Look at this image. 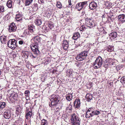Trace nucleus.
<instances>
[{
  "mask_svg": "<svg viewBox=\"0 0 125 125\" xmlns=\"http://www.w3.org/2000/svg\"><path fill=\"white\" fill-rule=\"evenodd\" d=\"M17 41L14 39H10L8 42L7 44L9 47L14 50L17 47Z\"/></svg>",
  "mask_w": 125,
  "mask_h": 125,
  "instance_id": "obj_5",
  "label": "nucleus"
},
{
  "mask_svg": "<svg viewBox=\"0 0 125 125\" xmlns=\"http://www.w3.org/2000/svg\"><path fill=\"white\" fill-rule=\"evenodd\" d=\"M86 17H85V23L88 26H94L95 24L94 22L92 21V19L89 18L88 17L87 15H85ZM89 27H90L89 26Z\"/></svg>",
  "mask_w": 125,
  "mask_h": 125,
  "instance_id": "obj_7",
  "label": "nucleus"
},
{
  "mask_svg": "<svg viewBox=\"0 0 125 125\" xmlns=\"http://www.w3.org/2000/svg\"><path fill=\"white\" fill-rule=\"evenodd\" d=\"M80 36V34L79 32H76L74 33L72 38L74 40L77 39Z\"/></svg>",
  "mask_w": 125,
  "mask_h": 125,
  "instance_id": "obj_19",
  "label": "nucleus"
},
{
  "mask_svg": "<svg viewBox=\"0 0 125 125\" xmlns=\"http://www.w3.org/2000/svg\"><path fill=\"white\" fill-rule=\"evenodd\" d=\"M93 111V110H91V108H89V109H88L87 110V111H88L89 112H92V111Z\"/></svg>",
  "mask_w": 125,
  "mask_h": 125,
  "instance_id": "obj_51",
  "label": "nucleus"
},
{
  "mask_svg": "<svg viewBox=\"0 0 125 125\" xmlns=\"http://www.w3.org/2000/svg\"><path fill=\"white\" fill-rule=\"evenodd\" d=\"M53 24L52 23H49L48 26V27L50 28L51 29H52V28L54 27Z\"/></svg>",
  "mask_w": 125,
  "mask_h": 125,
  "instance_id": "obj_38",
  "label": "nucleus"
},
{
  "mask_svg": "<svg viewBox=\"0 0 125 125\" xmlns=\"http://www.w3.org/2000/svg\"><path fill=\"white\" fill-rule=\"evenodd\" d=\"M2 98V96H0V99Z\"/></svg>",
  "mask_w": 125,
  "mask_h": 125,
  "instance_id": "obj_57",
  "label": "nucleus"
},
{
  "mask_svg": "<svg viewBox=\"0 0 125 125\" xmlns=\"http://www.w3.org/2000/svg\"><path fill=\"white\" fill-rule=\"evenodd\" d=\"M109 64V62L108 63L106 62L105 63L104 65V67L105 68H107Z\"/></svg>",
  "mask_w": 125,
  "mask_h": 125,
  "instance_id": "obj_43",
  "label": "nucleus"
},
{
  "mask_svg": "<svg viewBox=\"0 0 125 125\" xmlns=\"http://www.w3.org/2000/svg\"><path fill=\"white\" fill-rule=\"evenodd\" d=\"M94 114L92 113V112L91 113H90V112L87 111L85 114V117L86 118L94 116Z\"/></svg>",
  "mask_w": 125,
  "mask_h": 125,
  "instance_id": "obj_21",
  "label": "nucleus"
},
{
  "mask_svg": "<svg viewBox=\"0 0 125 125\" xmlns=\"http://www.w3.org/2000/svg\"><path fill=\"white\" fill-rule=\"evenodd\" d=\"M103 16H104V15H103L102 16V17H103Z\"/></svg>",
  "mask_w": 125,
  "mask_h": 125,
  "instance_id": "obj_60",
  "label": "nucleus"
},
{
  "mask_svg": "<svg viewBox=\"0 0 125 125\" xmlns=\"http://www.w3.org/2000/svg\"><path fill=\"white\" fill-rule=\"evenodd\" d=\"M73 96L72 94H68L66 95V98L68 101H70L72 99Z\"/></svg>",
  "mask_w": 125,
  "mask_h": 125,
  "instance_id": "obj_20",
  "label": "nucleus"
},
{
  "mask_svg": "<svg viewBox=\"0 0 125 125\" xmlns=\"http://www.w3.org/2000/svg\"><path fill=\"white\" fill-rule=\"evenodd\" d=\"M103 61L102 58L100 56H98L96 58L95 62L93 63V65L95 66V68H100L102 65Z\"/></svg>",
  "mask_w": 125,
  "mask_h": 125,
  "instance_id": "obj_3",
  "label": "nucleus"
},
{
  "mask_svg": "<svg viewBox=\"0 0 125 125\" xmlns=\"http://www.w3.org/2000/svg\"><path fill=\"white\" fill-rule=\"evenodd\" d=\"M80 53L82 54L83 56L85 58V57L87 56V52L86 51L83 52H81Z\"/></svg>",
  "mask_w": 125,
  "mask_h": 125,
  "instance_id": "obj_32",
  "label": "nucleus"
},
{
  "mask_svg": "<svg viewBox=\"0 0 125 125\" xmlns=\"http://www.w3.org/2000/svg\"><path fill=\"white\" fill-rule=\"evenodd\" d=\"M33 9L34 10V11H36L38 9V7H33Z\"/></svg>",
  "mask_w": 125,
  "mask_h": 125,
  "instance_id": "obj_49",
  "label": "nucleus"
},
{
  "mask_svg": "<svg viewBox=\"0 0 125 125\" xmlns=\"http://www.w3.org/2000/svg\"><path fill=\"white\" fill-rule=\"evenodd\" d=\"M85 28V27L84 26H81L80 28V30L81 31H84Z\"/></svg>",
  "mask_w": 125,
  "mask_h": 125,
  "instance_id": "obj_42",
  "label": "nucleus"
},
{
  "mask_svg": "<svg viewBox=\"0 0 125 125\" xmlns=\"http://www.w3.org/2000/svg\"><path fill=\"white\" fill-rule=\"evenodd\" d=\"M69 5H68V7H71V6L72 5L71 7H72V5L71 0H68Z\"/></svg>",
  "mask_w": 125,
  "mask_h": 125,
  "instance_id": "obj_46",
  "label": "nucleus"
},
{
  "mask_svg": "<svg viewBox=\"0 0 125 125\" xmlns=\"http://www.w3.org/2000/svg\"><path fill=\"white\" fill-rule=\"evenodd\" d=\"M4 11V7L3 6H0V13L3 12Z\"/></svg>",
  "mask_w": 125,
  "mask_h": 125,
  "instance_id": "obj_36",
  "label": "nucleus"
},
{
  "mask_svg": "<svg viewBox=\"0 0 125 125\" xmlns=\"http://www.w3.org/2000/svg\"><path fill=\"white\" fill-rule=\"evenodd\" d=\"M30 93L29 91L28 90L26 91L24 93V94H25V95L26 96H28V94Z\"/></svg>",
  "mask_w": 125,
  "mask_h": 125,
  "instance_id": "obj_44",
  "label": "nucleus"
},
{
  "mask_svg": "<svg viewBox=\"0 0 125 125\" xmlns=\"http://www.w3.org/2000/svg\"><path fill=\"white\" fill-rule=\"evenodd\" d=\"M113 82H110V83L109 84L110 85V86L111 85H112L113 84Z\"/></svg>",
  "mask_w": 125,
  "mask_h": 125,
  "instance_id": "obj_54",
  "label": "nucleus"
},
{
  "mask_svg": "<svg viewBox=\"0 0 125 125\" xmlns=\"http://www.w3.org/2000/svg\"><path fill=\"white\" fill-rule=\"evenodd\" d=\"M122 66H117L116 68V70L117 71H118V70H120V69H122Z\"/></svg>",
  "mask_w": 125,
  "mask_h": 125,
  "instance_id": "obj_40",
  "label": "nucleus"
},
{
  "mask_svg": "<svg viewBox=\"0 0 125 125\" xmlns=\"http://www.w3.org/2000/svg\"><path fill=\"white\" fill-rule=\"evenodd\" d=\"M34 7H38L37 4V3H34Z\"/></svg>",
  "mask_w": 125,
  "mask_h": 125,
  "instance_id": "obj_52",
  "label": "nucleus"
},
{
  "mask_svg": "<svg viewBox=\"0 0 125 125\" xmlns=\"http://www.w3.org/2000/svg\"><path fill=\"white\" fill-rule=\"evenodd\" d=\"M34 26L33 25H32L30 26H28L27 28H28V29H32L34 30Z\"/></svg>",
  "mask_w": 125,
  "mask_h": 125,
  "instance_id": "obj_41",
  "label": "nucleus"
},
{
  "mask_svg": "<svg viewBox=\"0 0 125 125\" xmlns=\"http://www.w3.org/2000/svg\"><path fill=\"white\" fill-rule=\"evenodd\" d=\"M57 7L58 8L60 9L62 8V4L61 2H57L56 5Z\"/></svg>",
  "mask_w": 125,
  "mask_h": 125,
  "instance_id": "obj_34",
  "label": "nucleus"
},
{
  "mask_svg": "<svg viewBox=\"0 0 125 125\" xmlns=\"http://www.w3.org/2000/svg\"><path fill=\"white\" fill-rule=\"evenodd\" d=\"M80 101L79 99H76L74 102V106L75 108L79 107Z\"/></svg>",
  "mask_w": 125,
  "mask_h": 125,
  "instance_id": "obj_13",
  "label": "nucleus"
},
{
  "mask_svg": "<svg viewBox=\"0 0 125 125\" xmlns=\"http://www.w3.org/2000/svg\"><path fill=\"white\" fill-rule=\"evenodd\" d=\"M33 37L34 38V40L37 43L38 42H39L40 41V40L39 37L37 36H36L35 37Z\"/></svg>",
  "mask_w": 125,
  "mask_h": 125,
  "instance_id": "obj_30",
  "label": "nucleus"
},
{
  "mask_svg": "<svg viewBox=\"0 0 125 125\" xmlns=\"http://www.w3.org/2000/svg\"><path fill=\"white\" fill-rule=\"evenodd\" d=\"M17 27L15 24L12 23L9 26V30L10 32H14L16 31Z\"/></svg>",
  "mask_w": 125,
  "mask_h": 125,
  "instance_id": "obj_10",
  "label": "nucleus"
},
{
  "mask_svg": "<svg viewBox=\"0 0 125 125\" xmlns=\"http://www.w3.org/2000/svg\"><path fill=\"white\" fill-rule=\"evenodd\" d=\"M112 50L110 49V48L108 47L107 48V51L109 52H111L112 51Z\"/></svg>",
  "mask_w": 125,
  "mask_h": 125,
  "instance_id": "obj_50",
  "label": "nucleus"
},
{
  "mask_svg": "<svg viewBox=\"0 0 125 125\" xmlns=\"http://www.w3.org/2000/svg\"><path fill=\"white\" fill-rule=\"evenodd\" d=\"M28 116H26V115H25V117H26V118L27 119H28Z\"/></svg>",
  "mask_w": 125,
  "mask_h": 125,
  "instance_id": "obj_55",
  "label": "nucleus"
},
{
  "mask_svg": "<svg viewBox=\"0 0 125 125\" xmlns=\"http://www.w3.org/2000/svg\"><path fill=\"white\" fill-rule=\"evenodd\" d=\"M85 97L87 99V101L89 102L92 99L93 96L91 94H86Z\"/></svg>",
  "mask_w": 125,
  "mask_h": 125,
  "instance_id": "obj_18",
  "label": "nucleus"
},
{
  "mask_svg": "<svg viewBox=\"0 0 125 125\" xmlns=\"http://www.w3.org/2000/svg\"><path fill=\"white\" fill-rule=\"evenodd\" d=\"M21 113V112H19V111L16 110L15 117H17V119H18L19 117V118L20 116V115Z\"/></svg>",
  "mask_w": 125,
  "mask_h": 125,
  "instance_id": "obj_31",
  "label": "nucleus"
},
{
  "mask_svg": "<svg viewBox=\"0 0 125 125\" xmlns=\"http://www.w3.org/2000/svg\"><path fill=\"white\" fill-rule=\"evenodd\" d=\"M95 1L91 2L89 4L90 8L92 10L95 9L97 6V3H98V0H94Z\"/></svg>",
  "mask_w": 125,
  "mask_h": 125,
  "instance_id": "obj_8",
  "label": "nucleus"
},
{
  "mask_svg": "<svg viewBox=\"0 0 125 125\" xmlns=\"http://www.w3.org/2000/svg\"><path fill=\"white\" fill-rule=\"evenodd\" d=\"M48 121L46 120L43 119L41 120V125H47Z\"/></svg>",
  "mask_w": 125,
  "mask_h": 125,
  "instance_id": "obj_27",
  "label": "nucleus"
},
{
  "mask_svg": "<svg viewBox=\"0 0 125 125\" xmlns=\"http://www.w3.org/2000/svg\"><path fill=\"white\" fill-rule=\"evenodd\" d=\"M62 45L64 49L67 50L69 47L68 42L66 40H64L63 41Z\"/></svg>",
  "mask_w": 125,
  "mask_h": 125,
  "instance_id": "obj_14",
  "label": "nucleus"
},
{
  "mask_svg": "<svg viewBox=\"0 0 125 125\" xmlns=\"http://www.w3.org/2000/svg\"><path fill=\"white\" fill-rule=\"evenodd\" d=\"M92 113L94 114V115H97L99 114L100 113V112L99 111L96 110V111H92Z\"/></svg>",
  "mask_w": 125,
  "mask_h": 125,
  "instance_id": "obj_33",
  "label": "nucleus"
},
{
  "mask_svg": "<svg viewBox=\"0 0 125 125\" xmlns=\"http://www.w3.org/2000/svg\"><path fill=\"white\" fill-rule=\"evenodd\" d=\"M120 82L122 83H125V76H123L121 78Z\"/></svg>",
  "mask_w": 125,
  "mask_h": 125,
  "instance_id": "obj_35",
  "label": "nucleus"
},
{
  "mask_svg": "<svg viewBox=\"0 0 125 125\" xmlns=\"http://www.w3.org/2000/svg\"><path fill=\"white\" fill-rule=\"evenodd\" d=\"M51 99L49 104L50 107L55 105L59 102L60 99L58 95L52 94L50 97Z\"/></svg>",
  "mask_w": 125,
  "mask_h": 125,
  "instance_id": "obj_1",
  "label": "nucleus"
},
{
  "mask_svg": "<svg viewBox=\"0 0 125 125\" xmlns=\"http://www.w3.org/2000/svg\"><path fill=\"white\" fill-rule=\"evenodd\" d=\"M6 104L4 102H2L0 103V109L3 108L6 106Z\"/></svg>",
  "mask_w": 125,
  "mask_h": 125,
  "instance_id": "obj_29",
  "label": "nucleus"
},
{
  "mask_svg": "<svg viewBox=\"0 0 125 125\" xmlns=\"http://www.w3.org/2000/svg\"><path fill=\"white\" fill-rule=\"evenodd\" d=\"M90 108H91V110H93V107H91Z\"/></svg>",
  "mask_w": 125,
  "mask_h": 125,
  "instance_id": "obj_56",
  "label": "nucleus"
},
{
  "mask_svg": "<svg viewBox=\"0 0 125 125\" xmlns=\"http://www.w3.org/2000/svg\"><path fill=\"white\" fill-rule=\"evenodd\" d=\"M109 63L110 65H113V66H115L116 65V61L114 60L111 58L109 59Z\"/></svg>",
  "mask_w": 125,
  "mask_h": 125,
  "instance_id": "obj_17",
  "label": "nucleus"
},
{
  "mask_svg": "<svg viewBox=\"0 0 125 125\" xmlns=\"http://www.w3.org/2000/svg\"><path fill=\"white\" fill-rule=\"evenodd\" d=\"M35 44L32 47H31V49L33 52V54L31 53V56L32 57L35 58L38 55L39 53V51L38 48V46L37 44L35 43Z\"/></svg>",
  "mask_w": 125,
  "mask_h": 125,
  "instance_id": "obj_4",
  "label": "nucleus"
},
{
  "mask_svg": "<svg viewBox=\"0 0 125 125\" xmlns=\"http://www.w3.org/2000/svg\"><path fill=\"white\" fill-rule=\"evenodd\" d=\"M21 107L19 105H17V107L16 108V110L19 111V112H21Z\"/></svg>",
  "mask_w": 125,
  "mask_h": 125,
  "instance_id": "obj_39",
  "label": "nucleus"
},
{
  "mask_svg": "<svg viewBox=\"0 0 125 125\" xmlns=\"http://www.w3.org/2000/svg\"><path fill=\"white\" fill-rule=\"evenodd\" d=\"M71 103L66 108V110L69 113H71L72 111V104H71Z\"/></svg>",
  "mask_w": 125,
  "mask_h": 125,
  "instance_id": "obj_22",
  "label": "nucleus"
},
{
  "mask_svg": "<svg viewBox=\"0 0 125 125\" xmlns=\"http://www.w3.org/2000/svg\"><path fill=\"white\" fill-rule=\"evenodd\" d=\"M26 116H28L29 117L31 118L32 115V112H29L28 113L26 114Z\"/></svg>",
  "mask_w": 125,
  "mask_h": 125,
  "instance_id": "obj_37",
  "label": "nucleus"
},
{
  "mask_svg": "<svg viewBox=\"0 0 125 125\" xmlns=\"http://www.w3.org/2000/svg\"><path fill=\"white\" fill-rule=\"evenodd\" d=\"M24 41L22 40H20L19 42V44L20 45H22V44L24 43Z\"/></svg>",
  "mask_w": 125,
  "mask_h": 125,
  "instance_id": "obj_45",
  "label": "nucleus"
},
{
  "mask_svg": "<svg viewBox=\"0 0 125 125\" xmlns=\"http://www.w3.org/2000/svg\"><path fill=\"white\" fill-rule=\"evenodd\" d=\"M22 16L21 14H18L16 15V19L18 21H21L22 20Z\"/></svg>",
  "mask_w": 125,
  "mask_h": 125,
  "instance_id": "obj_23",
  "label": "nucleus"
},
{
  "mask_svg": "<svg viewBox=\"0 0 125 125\" xmlns=\"http://www.w3.org/2000/svg\"><path fill=\"white\" fill-rule=\"evenodd\" d=\"M8 37L6 36H2L0 37V39L1 43L2 44H5L6 43L7 41L8 40Z\"/></svg>",
  "mask_w": 125,
  "mask_h": 125,
  "instance_id": "obj_12",
  "label": "nucleus"
},
{
  "mask_svg": "<svg viewBox=\"0 0 125 125\" xmlns=\"http://www.w3.org/2000/svg\"><path fill=\"white\" fill-rule=\"evenodd\" d=\"M27 125V124H26V125Z\"/></svg>",
  "mask_w": 125,
  "mask_h": 125,
  "instance_id": "obj_59",
  "label": "nucleus"
},
{
  "mask_svg": "<svg viewBox=\"0 0 125 125\" xmlns=\"http://www.w3.org/2000/svg\"><path fill=\"white\" fill-rule=\"evenodd\" d=\"M69 72V75L72 76L73 75V74L74 73L72 72L71 70H70Z\"/></svg>",
  "mask_w": 125,
  "mask_h": 125,
  "instance_id": "obj_47",
  "label": "nucleus"
},
{
  "mask_svg": "<svg viewBox=\"0 0 125 125\" xmlns=\"http://www.w3.org/2000/svg\"><path fill=\"white\" fill-rule=\"evenodd\" d=\"M26 56H27V55H26Z\"/></svg>",
  "mask_w": 125,
  "mask_h": 125,
  "instance_id": "obj_61",
  "label": "nucleus"
},
{
  "mask_svg": "<svg viewBox=\"0 0 125 125\" xmlns=\"http://www.w3.org/2000/svg\"><path fill=\"white\" fill-rule=\"evenodd\" d=\"M1 71H0V75L1 74Z\"/></svg>",
  "mask_w": 125,
  "mask_h": 125,
  "instance_id": "obj_58",
  "label": "nucleus"
},
{
  "mask_svg": "<svg viewBox=\"0 0 125 125\" xmlns=\"http://www.w3.org/2000/svg\"><path fill=\"white\" fill-rule=\"evenodd\" d=\"M118 19L120 22L123 23L125 21V15H120L118 16Z\"/></svg>",
  "mask_w": 125,
  "mask_h": 125,
  "instance_id": "obj_11",
  "label": "nucleus"
},
{
  "mask_svg": "<svg viewBox=\"0 0 125 125\" xmlns=\"http://www.w3.org/2000/svg\"><path fill=\"white\" fill-rule=\"evenodd\" d=\"M13 115L12 113L10 110H6L4 113V117L6 119H9Z\"/></svg>",
  "mask_w": 125,
  "mask_h": 125,
  "instance_id": "obj_9",
  "label": "nucleus"
},
{
  "mask_svg": "<svg viewBox=\"0 0 125 125\" xmlns=\"http://www.w3.org/2000/svg\"><path fill=\"white\" fill-rule=\"evenodd\" d=\"M71 117V120L72 125H80V118L75 114H72Z\"/></svg>",
  "mask_w": 125,
  "mask_h": 125,
  "instance_id": "obj_2",
  "label": "nucleus"
},
{
  "mask_svg": "<svg viewBox=\"0 0 125 125\" xmlns=\"http://www.w3.org/2000/svg\"><path fill=\"white\" fill-rule=\"evenodd\" d=\"M38 1L40 3L42 4H43L44 2L43 0H38Z\"/></svg>",
  "mask_w": 125,
  "mask_h": 125,
  "instance_id": "obj_48",
  "label": "nucleus"
},
{
  "mask_svg": "<svg viewBox=\"0 0 125 125\" xmlns=\"http://www.w3.org/2000/svg\"><path fill=\"white\" fill-rule=\"evenodd\" d=\"M34 30L32 29H28L27 28V29H26L25 31V32L27 34H31L32 33H34Z\"/></svg>",
  "mask_w": 125,
  "mask_h": 125,
  "instance_id": "obj_16",
  "label": "nucleus"
},
{
  "mask_svg": "<svg viewBox=\"0 0 125 125\" xmlns=\"http://www.w3.org/2000/svg\"><path fill=\"white\" fill-rule=\"evenodd\" d=\"M85 59V58L83 56L81 53L78 55L76 57V59L78 61H82Z\"/></svg>",
  "mask_w": 125,
  "mask_h": 125,
  "instance_id": "obj_15",
  "label": "nucleus"
},
{
  "mask_svg": "<svg viewBox=\"0 0 125 125\" xmlns=\"http://www.w3.org/2000/svg\"><path fill=\"white\" fill-rule=\"evenodd\" d=\"M117 35V33L115 32H113L109 34V36L112 37L113 38H114V39L116 37Z\"/></svg>",
  "mask_w": 125,
  "mask_h": 125,
  "instance_id": "obj_24",
  "label": "nucleus"
},
{
  "mask_svg": "<svg viewBox=\"0 0 125 125\" xmlns=\"http://www.w3.org/2000/svg\"><path fill=\"white\" fill-rule=\"evenodd\" d=\"M42 21L41 20L37 19L35 21V22L37 25H40L42 24Z\"/></svg>",
  "mask_w": 125,
  "mask_h": 125,
  "instance_id": "obj_26",
  "label": "nucleus"
},
{
  "mask_svg": "<svg viewBox=\"0 0 125 125\" xmlns=\"http://www.w3.org/2000/svg\"><path fill=\"white\" fill-rule=\"evenodd\" d=\"M7 5L9 8H11L12 6V1L11 0H8L7 3Z\"/></svg>",
  "mask_w": 125,
  "mask_h": 125,
  "instance_id": "obj_25",
  "label": "nucleus"
},
{
  "mask_svg": "<svg viewBox=\"0 0 125 125\" xmlns=\"http://www.w3.org/2000/svg\"><path fill=\"white\" fill-rule=\"evenodd\" d=\"M33 0H25V5L26 6H28L31 4Z\"/></svg>",
  "mask_w": 125,
  "mask_h": 125,
  "instance_id": "obj_28",
  "label": "nucleus"
},
{
  "mask_svg": "<svg viewBox=\"0 0 125 125\" xmlns=\"http://www.w3.org/2000/svg\"><path fill=\"white\" fill-rule=\"evenodd\" d=\"M85 13V12L84 11H83L82 12V15H83Z\"/></svg>",
  "mask_w": 125,
  "mask_h": 125,
  "instance_id": "obj_53",
  "label": "nucleus"
},
{
  "mask_svg": "<svg viewBox=\"0 0 125 125\" xmlns=\"http://www.w3.org/2000/svg\"><path fill=\"white\" fill-rule=\"evenodd\" d=\"M87 1L78 3L76 5L75 8L78 11H80L87 6Z\"/></svg>",
  "mask_w": 125,
  "mask_h": 125,
  "instance_id": "obj_6",
  "label": "nucleus"
}]
</instances>
